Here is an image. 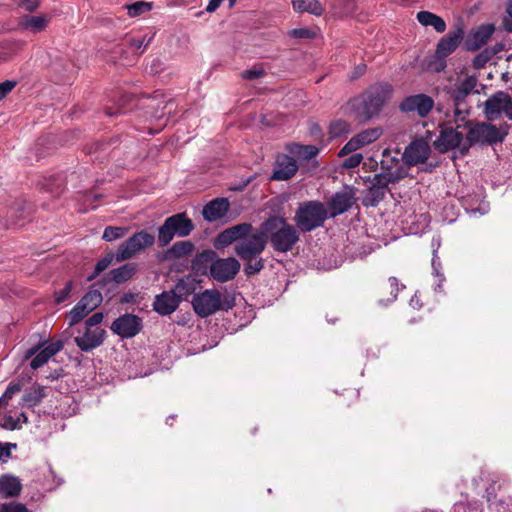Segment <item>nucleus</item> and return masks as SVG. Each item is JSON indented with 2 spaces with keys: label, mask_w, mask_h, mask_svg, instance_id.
<instances>
[{
  "label": "nucleus",
  "mask_w": 512,
  "mask_h": 512,
  "mask_svg": "<svg viewBox=\"0 0 512 512\" xmlns=\"http://www.w3.org/2000/svg\"><path fill=\"white\" fill-rule=\"evenodd\" d=\"M193 269L196 272L206 273L218 282H226L237 274L240 268L239 262L235 258L218 259L212 250H205L198 254L193 260Z\"/></svg>",
  "instance_id": "1"
},
{
  "label": "nucleus",
  "mask_w": 512,
  "mask_h": 512,
  "mask_svg": "<svg viewBox=\"0 0 512 512\" xmlns=\"http://www.w3.org/2000/svg\"><path fill=\"white\" fill-rule=\"evenodd\" d=\"M192 306L195 313L205 318L215 314L219 310H228L235 304L234 290H203L196 293L192 298Z\"/></svg>",
  "instance_id": "2"
},
{
  "label": "nucleus",
  "mask_w": 512,
  "mask_h": 512,
  "mask_svg": "<svg viewBox=\"0 0 512 512\" xmlns=\"http://www.w3.org/2000/svg\"><path fill=\"white\" fill-rule=\"evenodd\" d=\"M262 228L266 237H269L272 247L278 252H288L299 240L296 228L281 217H271L266 220Z\"/></svg>",
  "instance_id": "3"
},
{
  "label": "nucleus",
  "mask_w": 512,
  "mask_h": 512,
  "mask_svg": "<svg viewBox=\"0 0 512 512\" xmlns=\"http://www.w3.org/2000/svg\"><path fill=\"white\" fill-rule=\"evenodd\" d=\"M329 218L327 206L319 201L301 203L296 210L294 222L303 232H310L323 225Z\"/></svg>",
  "instance_id": "4"
},
{
  "label": "nucleus",
  "mask_w": 512,
  "mask_h": 512,
  "mask_svg": "<svg viewBox=\"0 0 512 512\" xmlns=\"http://www.w3.org/2000/svg\"><path fill=\"white\" fill-rule=\"evenodd\" d=\"M389 89H375L364 96L353 99L350 102L351 109L359 121H367L377 114L386 102Z\"/></svg>",
  "instance_id": "5"
},
{
  "label": "nucleus",
  "mask_w": 512,
  "mask_h": 512,
  "mask_svg": "<svg viewBox=\"0 0 512 512\" xmlns=\"http://www.w3.org/2000/svg\"><path fill=\"white\" fill-rule=\"evenodd\" d=\"M155 237L145 230L137 232L122 242L115 253V260L123 262L134 258L136 255L144 252L147 248L153 246Z\"/></svg>",
  "instance_id": "6"
},
{
  "label": "nucleus",
  "mask_w": 512,
  "mask_h": 512,
  "mask_svg": "<svg viewBox=\"0 0 512 512\" xmlns=\"http://www.w3.org/2000/svg\"><path fill=\"white\" fill-rule=\"evenodd\" d=\"M466 123V121L455 123L456 128L443 127L440 135L433 142L434 148L439 152H447L455 148H459L461 153L467 152L469 142H467V138L464 139L463 131H460V129L465 128Z\"/></svg>",
  "instance_id": "7"
},
{
  "label": "nucleus",
  "mask_w": 512,
  "mask_h": 512,
  "mask_svg": "<svg viewBox=\"0 0 512 512\" xmlns=\"http://www.w3.org/2000/svg\"><path fill=\"white\" fill-rule=\"evenodd\" d=\"M507 134V124L497 127L490 123H480L469 129L467 142H469V147L474 144H493L502 142Z\"/></svg>",
  "instance_id": "8"
},
{
  "label": "nucleus",
  "mask_w": 512,
  "mask_h": 512,
  "mask_svg": "<svg viewBox=\"0 0 512 512\" xmlns=\"http://www.w3.org/2000/svg\"><path fill=\"white\" fill-rule=\"evenodd\" d=\"M266 242L267 237L263 229L256 232L251 230L236 243L235 252L243 260H253L262 253Z\"/></svg>",
  "instance_id": "9"
},
{
  "label": "nucleus",
  "mask_w": 512,
  "mask_h": 512,
  "mask_svg": "<svg viewBox=\"0 0 512 512\" xmlns=\"http://www.w3.org/2000/svg\"><path fill=\"white\" fill-rule=\"evenodd\" d=\"M484 113L488 120H497L504 114L512 120V97L503 91L491 95L484 104Z\"/></svg>",
  "instance_id": "10"
},
{
  "label": "nucleus",
  "mask_w": 512,
  "mask_h": 512,
  "mask_svg": "<svg viewBox=\"0 0 512 512\" xmlns=\"http://www.w3.org/2000/svg\"><path fill=\"white\" fill-rule=\"evenodd\" d=\"M103 301L100 290H88L68 314L69 326L82 321L90 312L96 309Z\"/></svg>",
  "instance_id": "11"
},
{
  "label": "nucleus",
  "mask_w": 512,
  "mask_h": 512,
  "mask_svg": "<svg viewBox=\"0 0 512 512\" xmlns=\"http://www.w3.org/2000/svg\"><path fill=\"white\" fill-rule=\"evenodd\" d=\"M43 346V344H38L34 347H31L25 352L24 358L29 359L32 358L30 362V367L32 369H38L45 365L49 359H51L54 355H56L59 351L63 348V342L62 341H56L53 343H50L46 347H44L42 350L40 348Z\"/></svg>",
  "instance_id": "12"
},
{
  "label": "nucleus",
  "mask_w": 512,
  "mask_h": 512,
  "mask_svg": "<svg viewBox=\"0 0 512 512\" xmlns=\"http://www.w3.org/2000/svg\"><path fill=\"white\" fill-rule=\"evenodd\" d=\"M142 319L134 314L126 313L116 318L110 329L121 338H132L142 329Z\"/></svg>",
  "instance_id": "13"
},
{
  "label": "nucleus",
  "mask_w": 512,
  "mask_h": 512,
  "mask_svg": "<svg viewBox=\"0 0 512 512\" xmlns=\"http://www.w3.org/2000/svg\"><path fill=\"white\" fill-rule=\"evenodd\" d=\"M434 107V100L426 94H416L406 97L400 104V109L407 113H416L426 117Z\"/></svg>",
  "instance_id": "14"
},
{
  "label": "nucleus",
  "mask_w": 512,
  "mask_h": 512,
  "mask_svg": "<svg viewBox=\"0 0 512 512\" xmlns=\"http://www.w3.org/2000/svg\"><path fill=\"white\" fill-rule=\"evenodd\" d=\"M382 135V130L380 128H368L353 136L340 150L339 156H345L350 153L357 151L358 149L367 146Z\"/></svg>",
  "instance_id": "15"
},
{
  "label": "nucleus",
  "mask_w": 512,
  "mask_h": 512,
  "mask_svg": "<svg viewBox=\"0 0 512 512\" xmlns=\"http://www.w3.org/2000/svg\"><path fill=\"white\" fill-rule=\"evenodd\" d=\"M356 200L355 190L351 187H345L343 190L334 194L328 202L329 217H335L346 212Z\"/></svg>",
  "instance_id": "16"
},
{
  "label": "nucleus",
  "mask_w": 512,
  "mask_h": 512,
  "mask_svg": "<svg viewBox=\"0 0 512 512\" xmlns=\"http://www.w3.org/2000/svg\"><path fill=\"white\" fill-rule=\"evenodd\" d=\"M430 152V146L426 141L416 140L406 147L403 153V160L408 166H415L424 163L428 159Z\"/></svg>",
  "instance_id": "17"
},
{
  "label": "nucleus",
  "mask_w": 512,
  "mask_h": 512,
  "mask_svg": "<svg viewBox=\"0 0 512 512\" xmlns=\"http://www.w3.org/2000/svg\"><path fill=\"white\" fill-rule=\"evenodd\" d=\"M176 290H163L161 294L156 295L153 302L154 310L160 315H170L179 306L181 295L176 294Z\"/></svg>",
  "instance_id": "18"
},
{
  "label": "nucleus",
  "mask_w": 512,
  "mask_h": 512,
  "mask_svg": "<svg viewBox=\"0 0 512 512\" xmlns=\"http://www.w3.org/2000/svg\"><path fill=\"white\" fill-rule=\"evenodd\" d=\"M105 335L106 332L102 328L86 327L85 332L81 336L74 338V342L82 351L89 352L103 343Z\"/></svg>",
  "instance_id": "19"
},
{
  "label": "nucleus",
  "mask_w": 512,
  "mask_h": 512,
  "mask_svg": "<svg viewBox=\"0 0 512 512\" xmlns=\"http://www.w3.org/2000/svg\"><path fill=\"white\" fill-rule=\"evenodd\" d=\"M495 32L493 24H484L471 31L465 41L466 48L470 51H476L484 46Z\"/></svg>",
  "instance_id": "20"
},
{
  "label": "nucleus",
  "mask_w": 512,
  "mask_h": 512,
  "mask_svg": "<svg viewBox=\"0 0 512 512\" xmlns=\"http://www.w3.org/2000/svg\"><path fill=\"white\" fill-rule=\"evenodd\" d=\"M464 31L461 26H458L453 32L448 33L437 44L436 56L443 59L453 53L462 40Z\"/></svg>",
  "instance_id": "21"
},
{
  "label": "nucleus",
  "mask_w": 512,
  "mask_h": 512,
  "mask_svg": "<svg viewBox=\"0 0 512 512\" xmlns=\"http://www.w3.org/2000/svg\"><path fill=\"white\" fill-rule=\"evenodd\" d=\"M467 96V93H464L458 88H456L453 91V115H451L450 112H447V118L449 123H458L466 121L469 115V108L467 103L465 102Z\"/></svg>",
  "instance_id": "22"
},
{
  "label": "nucleus",
  "mask_w": 512,
  "mask_h": 512,
  "mask_svg": "<svg viewBox=\"0 0 512 512\" xmlns=\"http://www.w3.org/2000/svg\"><path fill=\"white\" fill-rule=\"evenodd\" d=\"M298 170L296 161L287 155L277 157L276 166L271 179L277 181H286L292 178Z\"/></svg>",
  "instance_id": "23"
},
{
  "label": "nucleus",
  "mask_w": 512,
  "mask_h": 512,
  "mask_svg": "<svg viewBox=\"0 0 512 512\" xmlns=\"http://www.w3.org/2000/svg\"><path fill=\"white\" fill-rule=\"evenodd\" d=\"M391 161L393 162V165H389L386 160H382L381 166L383 171L379 174H376L378 179L382 181L381 183L386 184L387 186L390 183L398 182L407 174V169L403 164H401L399 161Z\"/></svg>",
  "instance_id": "24"
},
{
  "label": "nucleus",
  "mask_w": 512,
  "mask_h": 512,
  "mask_svg": "<svg viewBox=\"0 0 512 512\" xmlns=\"http://www.w3.org/2000/svg\"><path fill=\"white\" fill-rule=\"evenodd\" d=\"M252 230L250 224H239L224 230L216 239V247H225L232 242H238L243 235L249 233Z\"/></svg>",
  "instance_id": "25"
},
{
  "label": "nucleus",
  "mask_w": 512,
  "mask_h": 512,
  "mask_svg": "<svg viewBox=\"0 0 512 512\" xmlns=\"http://www.w3.org/2000/svg\"><path fill=\"white\" fill-rule=\"evenodd\" d=\"M137 271L136 263H126L109 272L105 284L114 283L116 285L124 284L130 280Z\"/></svg>",
  "instance_id": "26"
},
{
  "label": "nucleus",
  "mask_w": 512,
  "mask_h": 512,
  "mask_svg": "<svg viewBox=\"0 0 512 512\" xmlns=\"http://www.w3.org/2000/svg\"><path fill=\"white\" fill-rule=\"evenodd\" d=\"M22 483L17 476L4 474L0 476V495L3 498H13L20 495Z\"/></svg>",
  "instance_id": "27"
},
{
  "label": "nucleus",
  "mask_w": 512,
  "mask_h": 512,
  "mask_svg": "<svg viewBox=\"0 0 512 512\" xmlns=\"http://www.w3.org/2000/svg\"><path fill=\"white\" fill-rule=\"evenodd\" d=\"M229 209V202L225 198H218L210 201L203 208V217L207 221H215L222 218Z\"/></svg>",
  "instance_id": "28"
},
{
  "label": "nucleus",
  "mask_w": 512,
  "mask_h": 512,
  "mask_svg": "<svg viewBox=\"0 0 512 512\" xmlns=\"http://www.w3.org/2000/svg\"><path fill=\"white\" fill-rule=\"evenodd\" d=\"M49 20L45 15H25L21 17L18 27L21 30H30L33 33H38L47 27Z\"/></svg>",
  "instance_id": "29"
},
{
  "label": "nucleus",
  "mask_w": 512,
  "mask_h": 512,
  "mask_svg": "<svg viewBox=\"0 0 512 512\" xmlns=\"http://www.w3.org/2000/svg\"><path fill=\"white\" fill-rule=\"evenodd\" d=\"M47 396L46 387L34 384L25 390L20 405L22 407H35Z\"/></svg>",
  "instance_id": "30"
},
{
  "label": "nucleus",
  "mask_w": 512,
  "mask_h": 512,
  "mask_svg": "<svg viewBox=\"0 0 512 512\" xmlns=\"http://www.w3.org/2000/svg\"><path fill=\"white\" fill-rule=\"evenodd\" d=\"M381 182L382 181L378 179V176L375 175L372 181V185L364 199V204L366 206H375L384 198L387 185L382 184Z\"/></svg>",
  "instance_id": "31"
},
{
  "label": "nucleus",
  "mask_w": 512,
  "mask_h": 512,
  "mask_svg": "<svg viewBox=\"0 0 512 512\" xmlns=\"http://www.w3.org/2000/svg\"><path fill=\"white\" fill-rule=\"evenodd\" d=\"M169 219L172 220L173 232L179 237L189 235L194 228L192 221L183 213L175 214Z\"/></svg>",
  "instance_id": "32"
},
{
  "label": "nucleus",
  "mask_w": 512,
  "mask_h": 512,
  "mask_svg": "<svg viewBox=\"0 0 512 512\" xmlns=\"http://www.w3.org/2000/svg\"><path fill=\"white\" fill-rule=\"evenodd\" d=\"M417 20L423 26H432L438 33L446 30L445 21L438 15L429 11H420L417 13Z\"/></svg>",
  "instance_id": "33"
},
{
  "label": "nucleus",
  "mask_w": 512,
  "mask_h": 512,
  "mask_svg": "<svg viewBox=\"0 0 512 512\" xmlns=\"http://www.w3.org/2000/svg\"><path fill=\"white\" fill-rule=\"evenodd\" d=\"M292 6L300 13L307 12L315 16H321L324 13V7L318 0H293Z\"/></svg>",
  "instance_id": "34"
},
{
  "label": "nucleus",
  "mask_w": 512,
  "mask_h": 512,
  "mask_svg": "<svg viewBox=\"0 0 512 512\" xmlns=\"http://www.w3.org/2000/svg\"><path fill=\"white\" fill-rule=\"evenodd\" d=\"M194 250V245L190 241H180L173 244V246L167 250L166 258H182L191 255Z\"/></svg>",
  "instance_id": "35"
},
{
  "label": "nucleus",
  "mask_w": 512,
  "mask_h": 512,
  "mask_svg": "<svg viewBox=\"0 0 512 512\" xmlns=\"http://www.w3.org/2000/svg\"><path fill=\"white\" fill-rule=\"evenodd\" d=\"M172 227V220L167 218L163 225L159 228L158 242L161 247L167 246L172 241L174 236H177L176 233L173 232Z\"/></svg>",
  "instance_id": "36"
},
{
  "label": "nucleus",
  "mask_w": 512,
  "mask_h": 512,
  "mask_svg": "<svg viewBox=\"0 0 512 512\" xmlns=\"http://www.w3.org/2000/svg\"><path fill=\"white\" fill-rule=\"evenodd\" d=\"M291 151L299 158L305 160L315 157L319 152L318 148L313 145H295Z\"/></svg>",
  "instance_id": "37"
},
{
  "label": "nucleus",
  "mask_w": 512,
  "mask_h": 512,
  "mask_svg": "<svg viewBox=\"0 0 512 512\" xmlns=\"http://www.w3.org/2000/svg\"><path fill=\"white\" fill-rule=\"evenodd\" d=\"M350 131V125L344 120H335L329 126V135L331 138H337Z\"/></svg>",
  "instance_id": "38"
},
{
  "label": "nucleus",
  "mask_w": 512,
  "mask_h": 512,
  "mask_svg": "<svg viewBox=\"0 0 512 512\" xmlns=\"http://www.w3.org/2000/svg\"><path fill=\"white\" fill-rule=\"evenodd\" d=\"M454 512H482V505L479 501H460L454 504Z\"/></svg>",
  "instance_id": "39"
},
{
  "label": "nucleus",
  "mask_w": 512,
  "mask_h": 512,
  "mask_svg": "<svg viewBox=\"0 0 512 512\" xmlns=\"http://www.w3.org/2000/svg\"><path fill=\"white\" fill-rule=\"evenodd\" d=\"M127 233V228L108 226L103 232L102 238L105 241L112 242L123 237Z\"/></svg>",
  "instance_id": "40"
},
{
  "label": "nucleus",
  "mask_w": 512,
  "mask_h": 512,
  "mask_svg": "<svg viewBox=\"0 0 512 512\" xmlns=\"http://www.w3.org/2000/svg\"><path fill=\"white\" fill-rule=\"evenodd\" d=\"M23 384L21 381H12L7 386L4 394L0 398V403L7 404L8 401L17 393L22 390Z\"/></svg>",
  "instance_id": "41"
},
{
  "label": "nucleus",
  "mask_w": 512,
  "mask_h": 512,
  "mask_svg": "<svg viewBox=\"0 0 512 512\" xmlns=\"http://www.w3.org/2000/svg\"><path fill=\"white\" fill-rule=\"evenodd\" d=\"M128 14L131 17L139 16L145 12H148L151 9V3L139 1L134 4H131L127 7Z\"/></svg>",
  "instance_id": "42"
},
{
  "label": "nucleus",
  "mask_w": 512,
  "mask_h": 512,
  "mask_svg": "<svg viewBox=\"0 0 512 512\" xmlns=\"http://www.w3.org/2000/svg\"><path fill=\"white\" fill-rule=\"evenodd\" d=\"M115 259V254L109 253L105 255L103 258H101L95 265L94 273L88 277L89 280L96 277L99 273L104 271L106 268L109 267V265L112 263V261Z\"/></svg>",
  "instance_id": "43"
},
{
  "label": "nucleus",
  "mask_w": 512,
  "mask_h": 512,
  "mask_svg": "<svg viewBox=\"0 0 512 512\" xmlns=\"http://www.w3.org/2000/svg\"><path fill=\"white\" fill-rule=\"evenodd\" d=\"M152 39H153V34H145L138 38H132L130 40V46L135 50H139L141 48H146L150 44Z\"/></svg>",
  "instance_id": "44"
},
{
  "label": "nucleus",
  "mask_w": 512,
  "mask_h": 512,
  "mask_svg": "<svg viewBox=\"0 0 512 512\" xmlns=\"http://www.w3.org/2000/svg\"><path fill=\"white\" fill-rule=\"evenodd\" d=\"M265 75V70L260 66H255L251 69L241 72V77L246 80H255Z\"/></svg>",
  "instance_id": "45"
},
{
  "label": "nucleus",
  "mask_w": 512,
  "mask_h": 512,
  "mask_svg": "<svg viewBox=\"0 0 512 512\" xmlns=\"http://www.w3.org/2000/svg\"><path fill=\"white\" fill-rule=\"evenodd\" d=\"M0 512H29V510L21 503L9 502L0 505Z\"/></svg>",
  "instance_id": "46"
},
{
  "label": "nucleus",
  "mask_w": 512,
  "mask_h": 512,
  "mask_svg": "<svg viewBox=\"0 0 512 512\" xmlns=\"http://www.w3.org/2000/svg\"><path fill=\"white\" fill-rule=\"evenodd\" d=\"M477 84V79L475 77H468L461 81L457 86L458 89L467 93L468 95L474 90Z\"/></svg>",
  "instance_id": "47"
},
{
  "label": "nucleus",
  "mask_w": 512,
  "mask_h": 512,
  "mask_svg": "<svg viewBox=\"0 0 512 512\" xmlns=\"http://www.w3.org/2000/svg\"><path fill=\"white\" fill-rule=\"evenodd\" d=\"M351 154H352L351 156H349L348 158H346L343 161V167L348 168V169L357 167L363 159V156L360 153L353 152Z\"/></svg>",
  "instance_id": "48"
},
{
  "label": "nucleus",
  "mask_w": 512,
  "mask_h": 512,
  "mask_svg": "<svg viewBox=\"0 0 512 512\" xmlns=\"http://www.w3.org/2000/svg\"><path fill=\"white\" fill-rule=\"evenodd\" d=\"M2 428L7 430H16L21 428L20 418H14L13 416H6L4 418L3 423L1 424Z\"/></svg>",
  "instance_id": "49"
},
{
  "label": "nucleus",
  "mask_w": 512,
  "mask_h": 512,
  "mask_svg": "<svg viewBox=\"0 0 512 512\" xmlns=\"http://www.w3.org/2000/svg\"><path fill=\"white\" fill-rule=\"evenodd\" d=\"M247 261H248V263H247V265L245 267V271L249 275L255 274V273L259 272L262 269V267H263L261 259L257 260L255 258L253 260H247Z\"/></svg>",
  "instance_id": "50"
},
{
  "label": "nucleus",
  "mask_w": 512,
  "mask_h": 512,
  "mask_svg": "<svg viewBox=\"0 0 512 512\" xmlns=\"http://www.w3.org/2000/svg\"><path fill=\"white\" fill-rule=\"evenodd\" d=\"M490 502V509L493 512H510L509 504L503 500L493 501L491 502L490 498H488Z\"/></svg>",
  "instance_id": "51"
},
{
  "label": "nucleus",
  "mask_w": 512,
  "mask_h": 512,
  "mask_svg": "<svg viewBox=\"0 0 512 512\" xmlns=\"http://www.w3.org/2000/svg\"><path fill=\"white\" fill-rule=\"evenodd\" d=\"M16 447L15 443H0V460L5 462L11 455V449Z\"/></svg>",
  "instance_id": "52"
},
{
  "label": "nucleus",
  "mask_w": 512,
  "mask_h": 512,
  "mask_svg": "<svg viewBox=\"0 0 512 512\" xmlns=\"http://www.w3.org/2000/svg\"><path fill=\"white\" fill-rule=\"evenodd\" d=\"M104 315L102 312H96L85 321V326L92 328L102 322Z\"/></svg>",
  "instance_id": "53"
},
{
  "label": "nucleus",
  "mask_w": 512,
  "mask_h": 512,
  "mask_svg": "<svg viewBox=\"0 0 512 512\" xmlns=\"http://www.w3.org/2000/svg\"><path fill=\"white\" fill-rule=\"evenodd\" d=\"M289 35L293 38H310L313 36V33L309 29L298 28L291 30Z\"/></svg>",
  "instance_id": "54"
},
{
  "label": "nucleus",
  "mask_w": 512,
  "mask_h": 512,
  "mask_svg": "<svg viewBox=\"0 0 512 512\" xmlns=\"http://www.w3.org/2000/svg\"><path fill=\"white\" fill-rule=\"evenodd\" d=\"M16 82L14 81H5L0 83V101L7 96L9 92L15 87Z\"/></svg>",
  "instance_id": "55"
},
{
  "label": "nucleus",
  "mask_w": 512,
  "mask_h": 512,
  "mask_svg": "<svg viewBox=\"0 0 512 512\" xmlns=\"http://www.w3.org/2000/svg\"><path fill=\"white\" fill-rule=\"evenodd\" d=\"M19 6L26 11L33 12L39 7L38 0H21Z\"/></svg>",
  "instance_id": "56"
},
{
  "label": "nucleus",
  "mask_w": 512,
  "mask_h": 512,
  "mask_svg": "<svg viewBox=\"0 0 512 512\" xmlns=\"http://www.w3.org/2000/svg\"><path fill=\"white\" fill-rule=\"evenodd\" d=\"M195 281L194 276L188 275L185 279L180 280L176 288H196L193 282Z\"/></svg>",
  "instance_id": "57"
},
{
  "label": "nucleus",
  "mask_w": 512,
  "mask_h": 512,
  "mask_svg": "<svg viewBox=\"0 0 512 512\" xmlns=\"http://www.w3.org/2000/svg\"><path fill=\"white\" fill-rule=\"evenodd\" d=\"M440 266V263L437 262L436 257L434 256L432 259V267L433 271L435 273V276L439 278V281L437 283L438 286L442 285L443 282V276L439 273L438 267Z\"/></svg>",
  "instance_id": "58"
},
{
  "label": "nucleus",
  "mask_w": 512,
  "mask_h": 512,
  "mask_svg": "<svg viewBox=\"0 0 512 512\" xmlns=\"http://www.w3.org/2000/svg\"><path fill=\"white\" fill-rule=\"evenodd\" d=\"M223 0H210L207 7H206V10L208 12H214L221 4Z\"/></svg>",
  "instance_id": "59"
},
{
  "label": "nucleus",
  "mask_w": 512,
  "mask_h": 512,
  "mask_svg": "<svg viewBox=\"0 0 512 512\" xmlns=\"http://www.w3.org/2000/svg\"><path fill=\"white\" fill-rule=\"evenodd\" d=\"M69 290H61L60 293L56 295V301L58 303L64 301L68 297Z\"/></svg>",
  "instance_id": "60"
},
{
  "label": "nucleus",
  "mask_w": 512,
  "mask_h": 512,
  "mask_svg": "<svg viewBox=\"0 0 512 512\" xmlns=\"http://www.w3.org/2000/svg\"><path fill=\"white\" fill-rule=\"evenodd\" d=\"M135 295L131 292L125 293L121 298L122 303H130L134 300Z\"/></svg>",
  "instance_id": "61"
},
{
  "label": "nucleus",
  "mask_w": 512,
  "mask_h": 512,
  "mask_svg": "<svg viewBox=\"0 0 512 512\" xmlns=\"http://www.w3.org/2000/svg\"><path fill=\"white\" fill-rule=\"evenodd\" d=\"M485 61H486V58H484L482 55H479L478 57L475 58L474 64H475V66H479V65H482Z\"/></svg>",
  "instance_id": "62"
},
{
  "label": "nucleus",
  "mask_w": 512,
  "mask_h": 512,
  "mask_svg": "<svg viewBox=\"0 0 512 512\" xmlns=\"http://www.w3.org/2000/svg\"><path fill=\"white\" fill-rule=\"evenodd\" d=\"M398 285H399V280L396 277L389 278V286L390 287H396Z\"/></svg>",
  "instance_id": "63"
},
{
  "label": "nucleus",
  "mask_w": 512,
  "mask_h": 512,
  "mask_svg": "<svg viewBox=\"0 0 512 512\" xmlns=\"http://www.w3.org/2000/svg\"><path fill=\"white\" fill-rule=\"evenodd\" d=\"M507 13L510 17H512V1L509 2L508 4V7H507Z\"/></svg>",
  "instance_id": "64"
}]
</instances>
